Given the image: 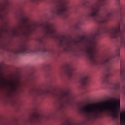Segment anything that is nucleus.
<instances>
[{"label": "nucleus", "mask_w": 125, "mask_h": 125, "mask_svg": "<svg viewBox=\"0 0 125 125\" xmlns=\"http://www.w3.org/2000/svg\"><path fill=\"white\" fill-rule=\"evenodd\" d=\"M33 1H40V0H32Z\"/></svg>", "instance_id": "obj_26"}, {"label": "nucleus", "mask_w": 125, "mask_h": 125, "mask_svg": "<svg viewBox=\"0 0 125 125\" xmlns=\"http://www.w3.org/2000/svg\"><path fill=\"white\" fill-rule=\"evenodd\" d=\"M35 118H36V119H39V118H40V114L35 115Z\"/></svg>", "instance_id": "obj_24"}, {"label": "nucleus", "mask_w": 125, "mask_h": 125, "mask_svg": "<svg viewBox=\"0 0 125 125\" xmlns=\"http://www.w3.org/2000/svg\"><path fill=\"white\" fill-rule=\"evenodd\" d=\"M43 30L46 37H50L53 36L55 34V29H54V25L50 23H47L43 25Z\"/></svg>", "instance_id": "obj_9"}, {"label": "nucleus", "mask_w": 125, "mask_h": 125, "mask_svg": "<svg viewBox=\"0 0 125 125\" xmlns=\"http://www.w3.org/2000/svg\"><path fill=\"white\" fill-rule=\"evenodd\" d=\"M120 125H125V111L120 113Z\"/></svg>", "instance_id": "obj_19"}, {"label": "nucleus", "mask_w": 125, "mask_h": 125, "mask_svg": "<svg viewBox=\"0 0 125 125\" xmlns=\"http://www.w3.org/2000/svg\"><path fill=\"white\" fill-rule=\"evenodd\" d=\"M33 92H34L37 96L40 95H56L55 93L51 91L50 90L46 89L45 90L39 89L38 88H35L32 89Z\"/></svg>", "instance_id": "obj_10"}, {"label": "nucleus", "mask_w": 125, "mask_h": 125, "mask_svg": "<svg viewBox=\"0 0 125 125\" xmlns=\"http://www.w3.org/2000/svg\"><path fill=\"white\" fill-rule=\"evenodd\" d=\"M110 87H112L115 91L117 98H110V111H112L115 116H117L118 110L121 108V100L120 99V93H121V82L118 81L115 83L111 84L110 83Z\"/></svg>", "instance_id": "obj_4"}, {"label": "nucleus", "mask_w": 125, "mask_h": 125, "mask_svg": "<svg viewBox=\"0 0 125 125\" xmlns=\"http://www.w3.org/2000/svg\"><path fill=\"white\" fill-rule=\"evenodd\" d=\"M112 75V74H111V73H110V76H111Z\"/></svg>", "instance_id": "obj_30"}, {"label": "nucleus", "mask_w": 125, "mask_h": 125, "mask_svg": "<svg viewBox=\"0 0 125 125\" xmlns=\"http://www.w3.org/2000/svg\"><path fill=\"white\" fill-rule=\"evenodd\" d=\"M4 82H5L4 78H2V80L0 79V85H5V83Z\"/></svg>", "instance_id": "obj_22"}, {"label": "nucleus", "mask_w": 125, "mask_h": 125, "mask_svg": "<svg viewBox=\"0 0 125 125\" xmlns=\"http://www.w3.org/2000/svg\"><path fill=\"white\" fill-rule=\"evenodd\" d=\"M21 27L24 30V35L29 34V32H31V26L28 23L27 19L23 18L21 20Z\"/></svg>", "instance_id": "obj_11"}, {"label": "nucleus", "mask_w": 125, "mask_h": 125, "mask_svg": "<svg viewBox=\"0 0 125 125\" xmlns=\"http://www.w3.org/2000/svg\"><path fill=\"white\" fill-rule=\"evenodd\" d=\"M84 39V37L82 36L80 39L77 40L73 39V38H69L67 39H66L64 41L63 39H61L60 42H61V45L62 46H63V45H66V48L65 49V50L66 51H69L71 48H72V44L73 43H75V44H80V43H82V42H83V40Z\"/></svg>", "instance_id": "obj_8"}, {"label": "nucleus", "mask_w": 125, "mask_h": 125, "mask_svg": "<svg viewBox=\"0 0 125 125\" xmlns=\"http://www.w3.org/2000/svg\"><path fill=\"white\" fill-rule=\"evenodd\" d=\"M71 97L72 95L69 91L64 92L59 96V99L60 100L62 101H65L66 102H70Z\"/></svg>", "instance_id": "obj_13"}, {"label": "nucleus", "mask_w": 125, "mask_h": 125, "mask_svg": "<svg viewBox=\"0 0 125 125\" xmlns=\"http://www.w3.org/2000/svg\"><path fill=\"white\" fill-rule=\"evenodd\" d=\"M95 105L97 107L95 110L91 108V105L88 104L83 106L82 111L88 116H91L93 119H100L103 118L104 116L110 117V100H108V103L103 102Z\"/></svg>", "instance_id": "obj_1"}, {"label": "nucleus", "mask_w": 125, "mask_h": 125, "mask_svg": "<svg viewBox=\"0 0 125 125\" xmlns=\"http://www.w3.org/2000/svg\"><path fill=\"white\" fill-rule=\"evenodd\" d=\"M49 77H50V74H48V76H47V78H48Z\"/></svg>", "instance_id": "obj_28"}, {"label": "nucleus", "mask_w": 125, "mask_h": 125, "mask_svg": "<svg viewBox=\"0 0 125 125\" xmlns=\"http://www.w3.org/2000/svg\"><path fill=\"white\" fill-rule=\"evenodd\" d=\"M10 86L12 87L13 91L18 90L19 87L21 86V83L19 80H16L15 83H11Z\"/></svg>", "instance_id": "obj_15"}, {"label": "nucleus", "mask_w": 125, "mask_h": 125, "mask_svg": "<svg viewBox=\"0 0 125 125\" xmlns=\"http://www.w3.org/2000/svg\"><path fill=\"white\" fill-rule=\"evenodd\" d=\"M97 42L95 40L91 42L84 50L85 56L92 62L93 65H99L100 62L97 58Z\"/></svg>", "instance_id": "obj_6"}, {"label": "nucleus", "mask_w": 125, "mask_h": 125, "mask_svg": "<svg viewBox=\"0 0 125 125\" xmlns=\"http://www.w3.org/2000/svg\"><path fill=\"white\" fill-rule=\"evenodd\" d=\"M56 6H67V0H57Z\"/></svg>", "instance_id": "obj_17"}, {"label": "nucleus", "mask_w": 125, "mask_h": 125, "mask_svg": "<svg viewBox=\"0 0 125 125\" xmlns=\"http://www.w3.org/2000/svg\"><path fill=\"white\" fill-rule=\"evenodd\" d=\"M104 67L105 72L103 78V84L106 86L110 85V60L106 59L102 62Z\"/></svg>", "instance_id": "obj_7"}, {"label": "nucleus", "mask_w": 125, "mask_h": 125, "mask_svg": "<svg viewBox=\"0 0 125 125\" xmlns=\"http://www.w3.org/2000/svg\"><path fill=\"white\" fill-rule=\"evenodd\" d=\"M117 4L119 9L113 12L110 11V16H120V19L118 20V24L115 26L112 29H110V36L112 35L113 38L116 39L118 42H120L121 45L125 46V40L124 39V32L121 31V22H123V17L124 15L122 14L123 11V6L120 5V0H116Z\"/></svg>", "instance_id": "obj_3"}, {"label": "nucleus", "mask_w": 125, "mask_h": 125, "mask_svg": "<svg viewBox=\"0 0 125 125\" xmlns=\"http://www.w3.org/2000/svg\"><path fill=\"white\" fill-rule=\"evenodd\" d=\"M63 70H65L67 77H68L69 79H71V78L74 77L75 75V73H74L75 68L73 66H71L70 64H66L63 67Z\"/></svg>", "instance_id": "obj_12"}, {"label": "nucleus", "mask_w": 125, "mask_h": 125, "mask_svg": "<svg viewBox=\"0 0 125 125\" xmlns=\"http://www.w3.org/2000/svg\"><path fill=\"white\" fill-rule=\"evenodd\" d=\"M0 16L1 18H3V14H0Z\"/></svg>", "instance_id": "obj_25"}, {"label": "nucleus", "mask_w": 125, "mask_h": 125, "mask_svg": "<svg viewBox=\"0 0 125 125\" xmlns=\"http://www.w3.org/2000/svg\"><path fill=\"white\" fill-rule=\"evenodd\" d=\"M123 93L125 94V85L123 87V90L122 91Z\"/></svg>", "instance_id": "obj_23"}, {"label": "nucleus", "mask_w": 125, "mask_h": 125, "mask_svg": "<svg viewBox=\"0 0 125 125\" xmlns=\"http://www.w3.org/2000/svg\"><path fill=\"white\" fill-rule=\"evenodd\" d=\"M111 59H112V58L110 56V64H111Z\"/></svg>", "instance_id": "obj_29"}, {"label": "nucleus", "mask_w": 125, "mask_h": 125, "mask_svg": "<svg viewBox=\"0 0 125 125\" xmlns=\"http://www.w3.org/2000/svg\"><path fill=\"white\" fill-rule=\"evenodd\" d=\"M124 31H125V25H124Z\"/></svg>", "instance_id": "obj_27"}, {"label": "nucleus", "mask_w": 125, "mask_h": 125, "mask_svg": "<svg viewBox=\"0 0 125 125\" xmlns=\"http://www.w3.org/2000/svg\"><path fill=\"white\" fill-rule=\"evenodd\" d=\"M89 77L88 76L85 75L83 76L80 81V83L82 84L83 86H87L88 85V83H89Z\"/></svg>", "instance_id": "obj_16"}, {"label": "nucleus", "mask_w": 125, "mask_h": 125, "mask_svg": "<svg viewBox=\"0 0 125 125\" xmlns=\"http://www.w3.org/2000/svg\"><path fill=\"white\" fill-rule=\"evenodd\" d=\"M102 33H105V34H110V30L109 29L107 25L99 28L98 29L96 34L98 36H100V35H101Z\"/></svg>", "instance_id": "obj_14"}, {"label": "nucleus", "mask_w": 125, "mask_h": 125, "mask_svg": "<svg viewBox=\"0 0 125 125\" xmlns=\"http://www.w3.org/2000/svg\"><path fill=\"white\" fill-rule=\"evenodd\" d=\"M120 78L122 82L125 83V69L123 68L122 64H121Z\"/></svg>", "instance_id": "obj_18"}, {"label": "nucleus", "mask_w": 125, "mask_h": 125, "mask_svg": "<svg viewBox=\"0 0 125 125\" xmlns=\"http://www.w3.org/2000/svg\"><path fill=\"white\" fill-rule=\"evenodd\" d=\"M0 12H7V5H4L1 8H0Z\"/></svg>", "instance_id": "obj_20"}, {"label": "nucleus", "mask_w": 125, "mask_h": 125, "mask_svg": "<svg viewBox=\"0 0 125 125\" xmlns=\"http://www.w3.org/2000/svg\"><path fill=\"white\" fill-rule=\"evenodd\" d=\"M106 1L107 0H97L95 4L91 5L89 7V12L86 15L87 18L92 19L99 24L107 25V23H108L107 17L101 15L100 13L101 10V6L105 5Z\"/></svg>", "instance_id": "obj_2"}, {"label": "nucleus", "mask_w": 125, "mask_h": 125, "mask_svg": "<svg viewBox=\"0 0 125 125\" xmlns=\"http://www.w3.org/2000/svg\"><path fill=\"white\" fill-rule=\"evenodd\" d=\"M42 45H40L38 46L36 49L35 50H31V48L28 45L22 44L20 46V48L17 50H13L12 49H9L5 43H0V49H2L3 50H5L6 51H8V52H11V53H14V54H19V53H21L22 54H24V53H26L27 52L28 53H31V52H33L34 53H36V52H39V51H41V52H43V43L42 41Z\"/></svg>", "instance_id": "obj_5"}, {"label": "nucleus", "mask_w": 125, "mask_h": 125, "mask_svg": "<svg viewBox=\"0 0 125 125\" xmlns=\"http://www.w3.org/2000/svg\"><path fill=\"white\" fill-rule=\"evenodd\" d=\"M120 51L121 50L120 49V48H118L117 50H116V52L115 54V55L113 56V58H115V57H118V58H119L120 56Z\"/></svg>", "instance_id": "obj_21"}]
</instances>
